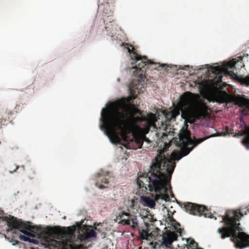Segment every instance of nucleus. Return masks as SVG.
I'll list each match as a JSON object with an SVG mask.
<instances>
[{"label": "nucleus", "mask_w": 249, "mask_h": 249, "mask_svg": "<svg viewBox=\"0 0 249 249\" xmlns=\"http://www.w3.org/2000/svg\"><path fill=\"white\" fill-rule=\"evenodd\" d=\"M214 136L212 135L193 141L188 132L181 134L179 136V142L182 146H193L191 148L186 147L181 148L180 153L172 152V158L167 157L164 154V149L160 150L159 154L153 160L148 173L144 174L142 176H139L137 180L139 188L142 189V191H146L148 187L149 191L156 193L155 201H158L160 199L166 201H169L167 187L171 186L172 175L176 166L173 160H179L183 157L187 155L197 145L207 139Z\"/></svg>", "instance_id": "nucleus-1"}, {"label": "nucleus", "mask_w": 249, "mask_h": 249, "mask_svg": "<svg viewBox=\"0 0 249 249\" xmlns=\"http://www.w3.org/2000/svg\"><path fill=\"white\" fill-rule=\"evenodd\" d=\"M118 104L123 111L104 108L101 112V120L104 124L101 127L106 129V133L112 142L113 138H117V129L121 130L123 133L130 134L138 124L147 120L142 116V111L134 105H127L124 101L119 102Z\"/></svg>", "instance_id": "nucleus-2"}, {"label": "nucleus", "mask_w": 249, "mask_h": 249, "mask_svg": "<svg viewBox=\"0 0 249 249\" xmlns=\"http://www.w3.org/2000/svg\"><path fill=\"white\" fill-rule=\"evenodd\" d=\"M208 109V107L200 98L198 94L187 91L180 96L177 106L166 116L167 118L175 119L181 111V116L184 119L206 118L209 115Z\"/></svg>", "instance_id": "nucleus-3"}, {"label": "nucleus", "mask_w": 249, "mask_h": 249, "mask_svg": "<svg viewBox=\"0 0 249 249\" xmlns=\"http://www.w3.org/2000/svg\"><path fill=\"white\" fill-rule=\"evenodd\" d=\"M246 214V211L240 209L227 211L226 215L222 217V222H224L226 226L217 229V231L221 234L222 239L231 237V241L237 249L249 247V235L241 232L242 230L239 226L240 224L237 223L240 218Z\"/></svg>", "instance_id": "nucleus-4"}, {"label": "nucleus", "mask_w": 249, "mask_h": 249, "mask_svg": "<svg viewBox=\"0 0 249 249\" xmlns=\"http://www.w3.org/2000/svg\"><path fill=\"white\" fill-rule=\"evenodd\" d=\"M131 57V64L135 65L132 69H135L133 71V75L135 77L130 82L128 88L132 99L136 98V93H139V89L142 88L140 82L143 81L145 77L146 71L150 68V66L154 65V67L152 69L159 70V68L161 67L166 69L168 66L166 64H160L153 62L151 60H148L147 57L142 56L138 54L136 52L128 49Z\"/></svg>", "instance_id": "nucleus-5"}, {"label": "nucleus", "mask_w": 249, "mask_h": 249, "mask_svg": "<svg viewBox=\"0 0 249 249\" xmlns=\"http://www.w3.org/2000/svg\"><path fill=\"white\" fill-rule=\"evenodd\" d=\"M1 219L3 221L7 222L9 227L8 231H12L13 230H18L20 232L29 235L30 232L26 230H29L31 227L29 225V223H24L21 219H18L16 217L9 215H5L3 211L0 210V219Z\"/></svg>", "instance_id": "nucleus-6"}, {"label": "nucleus", "mask_w": 249, "mask_h": 249, "mask_svg": "<svg viewBox=\"0 0 249 249\" xmlns=\"http://www.w3.org/2000/svg\"><path fill=\"white\" fill-rule=\"evenodd\" d=\"M98 9L102 11L103 13L105 14L104 16H107L106 18H104V22L105 24V29L107 31H110L109 35H110L111 32L110 30L113 29V27L115 25L113 19V12L110 9L108 2H107L104 4L101 0H98Z\"/></svg>", "instance_id": "nucleus-7"}, {"label": "nucleus", "mask_w": 249, "mask_h": 249, "mask_svg": "<svg viewBox=\"0 0 249 249\" xmlns=\"http://www.w3.org/2000/svg\"><path fill=\"white\" fill-rule=\"evenodd\" d=\"M184 208L187 212L191 214L204 215L205 217H212V214L208 209L203 205H198L192 202H185L183 204Z\"/></svg>", "instance_id": "nucleus-8"}, {"label": "nucleus", "mask_w": 249, "mask_h": 249, "mask_svg": "<svg viewBox=\"0 0 249 249\" xmlns=\"http://www.w3.org/2000/svg\"><path fill=\"white\" fill-rule=\"evenodd\" d=\"M133 137L131 139L128 138V134L123 133V137L125 142H126L124 146L128 149H136L138 148H141L143 144V142L141 139L136 136L133 132Z\"/></svg>", "instance_id": "nucleus-9"}, {"label": "nucleus", "mask_w": 249, "mask_h": 249, "mask_svg": "<svg viewBox=\"0 0 249 249\" xmlns=\"http://www.w3.org/2000/svg\"><path fill=\"white\" fill-rule=\"evenodd\" d=\"M121 222L124 225L130 226L132 228H138V220L136 216L129 213L122 211L119 215Z\"/></svg>", "instance_id": "nucleus-10"}, {"label": "nucleus", "mask_w": 249, "mask_h": 249, "mask_svg": "<svg viewBox=\"0 0 249 249\" xmlns=\"http://www.w3.org/2000/svg\"><path fill=\"white\" fill-rule=\"evenodd\" d=\"M79 234L80 238L83 240L96 237V232L90 227L88 226L81 227Z\"/></svg>", "instance_id": "nucleus-11"}, {"label": "nucleus", "mask_w": 249, "mask_h": 249, "mask_svg": "<svg viewBox=\"0 0 249 249\" xmlns=\"http://www.w3.org/2000/svg\"><path fill=\"white\" fill-rule=\"evenodd\" d=\"M108 173V172H104L103 171H101L99 173H98L96 179V186L101 189L106 188V187L104 186L103 183L107 184L109 183Z\"/></svg>", "instance_id": "nucleus-12"}, {"label": "nucleus", "mask_w": 249, "mask_h": 249, "mask_svg": "<svg viewBox=\"0 0 249 249\" xmlns=\"http://www.w3.org/2000/svg\"><path fill=\"white\" fill-rule=\"evenodd\" d=\"M178 235L174 232H169L163 234L162 244L166 247L170 248L174 241L177 240Z\"/></svg>", "instance_id": "nucleus-13"}, {"label": "nucleus", "mask_w": 249, "mask_h": 249, "mask_svg": "<svg viewBox=\"0 0 249 249\" xmlns=\"http://www.w3.org/2000/svg\"><path fill=\"white\" fill-rule=\"evenodd\" d=\"M46 232L47 235L57 238H64L67 235V231L59 227L51 228Z\"/></svg>", "instance_id": "nucleus-14"}, {"label": "nucleus", "mask_w": 249, "mask_h": 249, "mask_svg": "<svg viewBox=\"0 0 249 249\" xmlns=\"http://www.w3.org/2000/svg\"><path fill=\"white\" fill-rule=\"evenodd\" d=\"M245 127L246 128L242 132H239L237 135L240 136L245 135L241 142L247 149H249V127L247 126L246 124H245Z\"/></svg>", "instance_id": "nucleus-15"}, {"label": "nucleus", "mask_w": 249, "mask_h": 249, "mask_svg": "<svg viewBox=\"0 0 249 249\" xmlns=\"http://www.w3.org/2000/svg\"><path fill=\"white\" fill-rule=\"evenodd\" d=\"M133 229L138 230L140 236L142 239L148 240L149 237L152 238V233H149V231L148 230H141L139 226L138 228Z\"/></svg>", "instance_id": "nucleus-16"}, {"label": "nucleus", "mask_w": 249, "mask_h": 249, "mask_svg": "<svg viewBox=\"0 0 249 249\" xmlns=\"http://www.w3.org/2000/svg\"><path fill=\"white\" fill-rule=\"evenodd\" d=\"M23 222L24 223V222ZM25 223H29V225L31 227V228L29 230H28V229L26 230L30 232V234L29 235L26 234V235H27L29 237L26 236L25 235H20L19 236V238L20 240L24 241H30L29 237H35V233L31 232L32 230H34L35 228L31 225V222H25ZM24 234L25 235V233H24Z\"/></svg>", "instance_id": "nucleus-17"}, {"label": "nucleus", "mask_w": 249, "mask_h": 249, "mask_svg": "<svg viewBox=\"0 0 249 249\" xmlns=\"http://www.w3.org/2000/svg\"><path fill=\"white\" fill-rule=\"evenodd\" d=\"M4 109L3 108H0V117L3 118V120H5L6 121L8 119V121H11L10 117L13 114V113L6 109L3 114Z\"/></svg>", "instance_id": "nucleus-18"}, {"label": "nucleus", "mask_w": 249, "mask_h": 249, "mask_svg": "<svg viewBox=\"0 0 249 249\" xmlns=\"http://www.w3.org/2000/svg\"><path fill=\"white\" fill-rule=\"evenodd\" d=\"M187 243L188 249H202L198 247V244L194 240L187 239Z\"/></svg>", "instance_id": "nucleus-19"}, {"label": "nucleus", "mask_w": 249, "mask_h": 249, "mask_svg": "<svg viewBox=\"0 0 249 249\" xmlns=\"http://www.w3.org/2000/svg\"><path fill=\"white\" fill-rule=\"evenodd\" d=\"M234 101L236 104L239 106L244 105L246 103L245 99L239 95H238L234 97Z\"/></svg>", "instance_id": "nucleus-20"}, {"label": "nucleus", "mask_w": 249, "mask_h": 249, "mask_svg": "<svg viewBox=\"0 0 249 249\" xmlns=\"http://www.w3.org/2000/svg\"><path fill=\"white\" fill-rule=\"evenodd\" d=\"M235 65V62L232 61H230L224 66L223 69H233Z\"/></svg>", "instance_id": "nucleus-21"}, {"label": "nucleus", "mask_w": 249, "mask_h": 249, "mask_svg": "<svg viewBox=\"0 0 249 249\" xmlns=\"http://www.w3.org/2000/svg\"><path fill=\"white\" fill-rule=\"evenodd\" d=\"M222 68L220 66H214L212 67V70L213 72L218 73L222 71Z\"/></svg>", "instance_id": "nucleus-22"}, {"label": "nucleus", "mask_w": 249, "mask_h": 249, "mask_svg": "<svg viewBox=\"0 0 249 249\" xmlns=\"http://www.w3.org/2000/svg\"><path fill=\"white\" fill-rule=\"evenodd\" d=\"M125 101V103H126L127 105H130L129 104H127V102H128L129 101H130V99H128V100H127V101H125V99L123 98V99H122V100H119V101H118V102H117L116 103H114V107H115V108H114V109H118V110H119V109H120V108H119V107H118V104L119 102H120V101ZM120 109H121L120 108Z\"/></svg>", "instance_id": "nucleus-23"}, {"label": "nucleus", "mask_w": 249, "mask_h": 249, "mask_svg": "<svg viewBox=\"0 0 249 249\" xmlns=\"http://www.w3.org/2000/svg\"><path fill=\"white\" fill-rule=\"evenodd\" d=\"M223 69L225 71L226 74H227L230 76H233V75L235 74L233 72V71H232L229 70V69Z\"/></svg>", "instance_id": "nucleus-24"}, {"label": "nucleus", "mask_w": 249, "mask_h": 249, "mask_svg": "<svg viewBox=\"0 0 249 249\" xmlns=\"http://www.w3.org/2000/svg\"><path fill=\"white\" fill-rule=\"evenodd\" d=\"M242 82L247 85H249V76H247L242 79Z\"/></svg>", "instance_id": "nucleus-25"}, {"label": "nucleus", "mask_w": 249, "mask_h": 249, "mask_svg": "<svg viewBox=\"0 0 249 249\" xmlns=\"http://www.w3.org/2000/svg\"><path fill=\"white\" fill-rule=\"evenodd\" d=\"M31 174H32V176H29V178L30 179H33L34 178L33 176L35 174V172L34 171H32Z\"/></svg>", "instance_id": "nucleus-26"}, {"label": "nucleus", "mask_w": 249, "mask_h": 249, "mask_svg": "<svg viewBox=\"0 0 249 249\" xmlns=\"http://www.w3.org/2000/svg\"><path fill=\"white\" fill-rule=\"evenodd\" d=\"M175 229H176V230L177 231V232H178V233H179L180 234H181V230H182L181 229V228H178L177 227H175Z\"/></svg>", "instance_id": "nucleus-27"}, {"label": "nucleus", "mask_w": 249, "mask_h": 249, "mask_svg": "<svg viewBox=\"0 0 249 249\" xmlns=\"http://www.w3.org/2000/svg\"><path fill=\"white\" fill-rule=\"evenodd\" d=\"M155 205V202L153 200L151 201V203L149 204V205L150 207H153Z\"/></svg>", "instance_id": "nucleus-28"}, {"label": "nucleus", "mask_w": 249, "mask_h": 249, "mask_svg": "<svg viewBox=\"0 0 249 249\" xmlns=\"http://www.w3.org/2000/svg\"><path fill=\"white\" fill-rule=\"evenodd\" d=\"M173 221L175 222V224H177L178 226H180L179 223H178L175 219H173Z\"/></svg>", "instance_id": "nucleus-29"}, {"label": "nucleus", "mask_w": 249, "mask_h": 249, "mask_svg": "<svg viewBox=\"0 0 249 249\" xmlns=\"http://www.w3.org/2000/svg\"><path fill=\"white\" fill-rule=\"evenodd\" d=\"M170 192H171V195L172 196H174V194H173V192H172L171 190H170Z\"/></svg>", "instance_id": "nucleus-30"}, {"label": "nucleus", "mask_w": 249, "mask_h": 249, "mask_svg": "<svg viewBox=\"0 0 249 249\" xmlns=\"http://www.w3.org/2000/svg\"><path fill=\"white\" fill-rule=\"evenodd\" d=\"M94 229H95L96 231H99V230H98V229H97V227H95L94 228Z\"/></svg>", "instance_id": "nucleus-31"}, {"label": "nucleus", "mask_w": 249, "mask_h": 249, "mask_svg": "<svg viewBox=\"0 0 249 249\" xmlns=\"http://www.w3.org/2000/svg\"><path fill=\"white\" fill-rule=\"evenodd\" d=\"M167 136V135L165 133H163L162 137H163V136Z\"/></svg>", "instance_id": "nucleus-32"}, {"label": "nucleus", "mask_w": 249, "mask_h": 249, "mask_svg": "<svg viewBox=\"0 0 249 249\" xmlns=\"http://www.w3.org/2000/svg\"><path fill=\"white\" fill-rule=\"evenodd\" d=\"M2 122V118L0 119V123Z\"/></svg>", "instance_id": "nucleus-33"}, {"label": "nucleus", "mask_w": 249, "mask_h": 249, "mask_svg": "<svg viewBox=\"0 0 249 249\" xmlns=\"http://www.w3.org/2000/svg\"><path fill=\"white\" fill-rule=\"evenodd\" d=\"M18 166H17L16 167V170L14 171H16L18 169Z\"/></svg>", "instance_id": "nucleus-34"}, {"label": "nucleus", "mask_w": 249, "mask_h": 249, "mask_svg": "<svg viewBox=\"0 0 249 249\" xmlns=\"http://www.w3.org/2000/svg\"><path fill=\"white\" fill-rule=\"evenodd\" d=\"M110 36H111L112 37H113V35H110Z\"/></svg>", "instance_id": "nucleus-35"}, {"label": "nucleus", "mask_w": 249, "mask_h": 249, "mask_svg": "<svg viewBox=\"0 0 249 249\" xmlns=\"http://www.w3.org/2000/svg\"><path fill=\"white\" fill-rule=\"evenodd\" d=\"M225 93L226 94H227V92H226V91H225Z\"/></svg>", "instance_id": "nucleus-36"}]
</instances>
